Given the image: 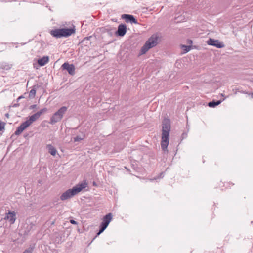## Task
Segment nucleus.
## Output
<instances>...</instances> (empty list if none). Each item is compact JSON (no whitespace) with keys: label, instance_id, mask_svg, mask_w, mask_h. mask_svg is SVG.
<instances>
[{"label":"nucleus","instance_id":"nucleus-1","mask_svg":"<svg viewBox=\"0 0 253 253\" xmlns=\"http://www.w3.org/2000/svg\"><path fill=\"white\" fill-rule=\"evenodd\" d=\"M170 123L169 119H165L162 124V133L161 146L164 151H168L167 147L169 143Z\"/></svg>","mask_w":253,"mask_h":253},{"label":"nucleus","instance_id":"nucleus-2","mask_svg":"<svg viewBox=\"0 0 253 253\" xmlns=\"http://www.w3.org/2000/svg\"><path fill=\"white\" fill-rule=\"evenodd\" d=\"M47 108H44L30 116L29 119L22 123L15 132L16 135H20L25 129L29 126L34 122L38 120L40 116L47 111Z\"/></svg>","mask_w":253,"mask_h":253},{"label":"nucleus","instance_id":"nucleus-3","mask_svg":"<svg viewBox=\"0 0 253 253\" xmlns=\"http://www.w3.org/2000/svg\"><path fill=\"white\" fill-rule=\"evenodd\" d=\"M88 185L86 180L79 183L72 189H70L64 192L60 196V199L62 201L67 200L74 195L80 192L83 189L85 188Z\"/></svg>","mask_w":253,"mask_h":253},{"label":"nucleus","instance_id":"nucleus-4","mask_svg":"<svg viewBox=\"0 0 253 253\" xmlns=\"http://www.w3.org/2000/svg\"><path fill=\"white\" fill-rule=\"evenodd\" d=\"M75 33V29L73 28L56 29L50 31V34L56 38L67 37Z\"/></svg>","mask_w":253,"mask_h":253},{"label":"nucleus","instance_id":"nucleus-5","mask_svg":"<svg viewBox=\"0 0 253 253\" xmlns=\"http://www.w3.org/2000/svg\"><path fill=\"white\" fill-rule=\"evenodd\" d=\"M158 38L159 37L157 34L152 35L141 48L139 55H141L146 53L149 49L155 46L157 44Z\"/></svg>","mask_w":253,"mask_h":253},{"label":"nucleus","instance_id":"nucleus-6","mask_svg":"<svg viewBox=\"0 0 253 253\" xmlns=\"http://www.w3.org/2000/svg\"><path fill=\"white\" fill-rule=\"evenodd\" d=\"M67 111L66 107H62L60 108L56 113H55L50 118V123L54 124L59 121H60L65 112Z\"/></svg>","mask_w":253,"mask_h":253},{"label":"nucleus","instance_id":"nucleus-7","mask_svg":"<svg viewBox=\"0 0 253 253\" xmlns=\"http://www.w3.org/2000/svg\"><path fill=\"white\" fill-rule=\"evenodd\" d=\"M110 220L111 213H109L103 218V221L101 225V228L99 230V232H98L97 235L100 234L106 229V228L108 225Z\"/></svg>","mask_w":253,"mask_h":253},{"label":"nucleus","instance_id":"nucleus-8","mask_svg":"<svg viewBox=\"0 0 253 253\" xmlns=\"http://www.w3.org/2000/svg\"><path fill=\"white\" fill-rule=\"evenodd\" d=\"M61 67L63 69L67 70L68 73L71 75H74L75 74V67L73 64L64 63Z\"/></svg>","mask_w":253,"mask_h":253},{"label":"nucleus","instance_id":"nucleus-9","mask_svg":"<svg viewBox=\"0 0 253 253\" xmlns=\"http://www.w3.org/2000/svg\"><path fill=\"white\" fill-rule=\"evenodd\" d=\"M207 43L209 45H213L217 48H222L224 46L223 43L220 42L218 40H215L211 38L207 41Z\"/></svg>","mask_w":253,"mask_h":253},{"label":"nucleus","instance_id":"nucleus-10","mask_svg":"<svg viewBox=\"0 0 253 253\" xmlns=\"http://www.w3.org/2000/svg\"><path fill=\"white\" fill-rule=\"evenodd\" d=\"M5 219L9 220L10 224H13L16 220V213L15 211H9L5 216Z\"/></svg>","mask_w":253,"mask_h":253},{"label":"nucleus","instance_id":"nucleus-11","mask_svg":"<svg viewBox=\"0 0 253 253\" xmlns=\"http://www.w3.org/2000/svg\"><path fill=\"white\" fill-rule=\"evenodd\" d=\"M126 31V25L124 24H120L119 25L118 30L116 34L120 36H123L125 35Z\"/></svg>","mask_w":253,"mask_h":253},{"label":"nucleus","instance_id":"nucleus-12","mask_svg":"<svg viewBox=\"0 0 253 253\" xmlns=\"http://www.w3.org/2000/svg\"><path fill=\"white\" fill-rule=\"evenodd\" d=\"M49 61V57L48 56H44L38 60V64L41 66H44Z\"/></svg>","mask_w":253,"mask_h":253},{"label":"nucleus","instance_id":"nucleus-13","mask_svg":"<svg viewBox=\"0 0 253 253\" xmlns=\"http://www.w3.org/2000/svg\"><path fill=\"white\" fill-rule=\"evenodd\" d=\"M46 147L48 148L49 152L50 153L51 155L53 156H55L56 155L57 152L56 150L51 145L48 144L47 145Z\"/></svg>","mask_w":253,"mask_h":253},{"label":"nucleus","instance_id":"nucleus-14","mask_svg":"<svg viewBox=\"0 0 253 253\" xmlns=\"http://www.w3.org/2000/svg\"><path fill=\"white\" fill-rule=\"evenodd\" d=\"M125 19L126 22H130L131 23H137V20L134 18V17H122Z\"/></svg>","mask_w":253,"mask_h":253},{"label":"nucleus","instance_id":"nucleus-15","mask_svg":"<svg viewBox=\"0 0 253 253\" xmlns=\"http://www.w3.org/2000/svg\"><path fill=\"white\" fill-rule=\"evenodd\" d=\"M221 103V101H211L210 102L208 103V106L210 107H215V106H217L219 104Z\"/></svg>","mask_w":253,"mask_h":253},{"label":"nucleus","instance_id":"nucleus-16","mask_svg":"<svg viewBox=\"0 0 253 253\" xmlns=\"http://www.w3.org/2000/svg\"><path fill=\"white\" fill-rule=\"evenodd\" d=\"M36 90L34 89H32L30 90L29 92V97H34L36 95Z\"/></svg>","mask_w":253,"mask_h":253},{"label":"nucleus","instance_id":"nucleus-17","mask_svg":"<svg viewBox=\"0 0 253 253\" xmlns=\"http://www.w3.org/2000/svg\"><path fill=\"white\" fill-rule=\"evenodd\" d=\"M5 123L3 122H0V131L4 129Z\"/></svg>","mask_w":253,"mask_h":253},{"label":"nucleus","instance_id":"nucleus-18","mask_svg":"<svg viewBox=\"0 0 253 253\" xmlns=\"http://www.w3.org/2000/svg\"><path fill=\"white\" fill-rule=\"evenodd\" d=\"M182 48H183L184 50L185 51V52H187L190 50V46H185L183 45Z\"/></svg>","mask_w":253,"mask_h":253},{"label":"nucleus","instance_id":"nucleus-19","mask_svg":"<svg viewBox=\"0 0 253 253\" xmlns=\"http://www.w3.org/2000/svg\"><path fill=\"white\" fill-rule=\"evenodd\" d=\"M82 139H83L81 138V137H80L79 136H77L75 138H74V141L75 142L79 141H80V140H81Z\"/></svg>","mask_w":253,"mask_h":253},{"label":"nucleus","instance_id":"nucleus-20","mask_svg":"<svg viewBox=\"0 0 253 253\" xmlns=\"http://www.w3.org/2000/svg\"><path fill=\"white\" fill-rule=\"evenodd\" d=\"M70 222L71 223H72L73 224H77V222L73 219L70 220Z\"/></svg>","mask_w":253,"mask_h":253},{"label":"nucleus","instance_id":"nucleus-21","mask_svg":"<svg viewBox=\"0 0 253 253\" xmlns=\"http://www.w3.org/2000/svg\"><path fill=\"white\" fill-rule=\"evenodd\" d=\"M23 253H32V251L30 250H25Z\"/></svg>","mask_w":253,"mask_h":253},{"label":"nucleus","instance_id":"nucleus-22","mask_svg":"<svg viewBox=\"0 0 253 253\" xmlns=\"http://www.w3.org/2000/svg\"><path fill=\"white\" fill-rule=\"evenodd\" d=\"M121 16H132V15H130V14H122Z\"/></svg>","mask_w":253,"mask_h":253},{"label":"nucleus","instance_id":"nucleus-23","mask_svg":"<svg viewBox=\"0 0 253 253\" xmlns=\"http://www.w3.org/2000/svg\"><path fill=\"white\" fill-rule=\"evenodd\" d=\"M93 185L94 186H96V184L95 182H93Z\"/></svg>","mask_w":253,"mask_h":253}]
</instances>
